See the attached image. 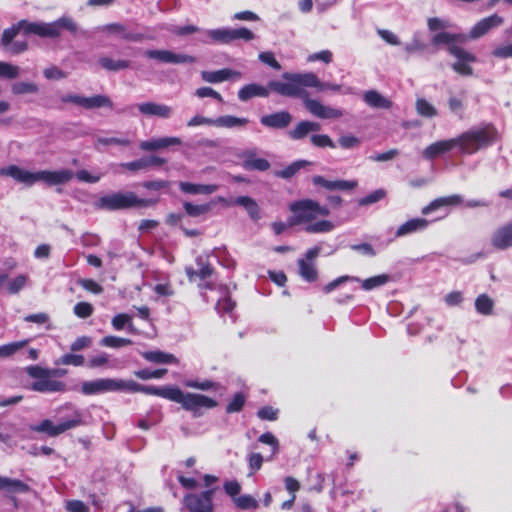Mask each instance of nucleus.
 <instances>
[{"mask_svg":"<svg viewBox=\"0 0 512 512\" xmlns=\"http://www.w3.org/2000/svg\"><path fill=\"white\" fill-rule=\"evenodd\" d=\"M282 79L268 82L269 93L272 91L281 96L302 99L305 108L320 119H336L343 116L342 110L325 106L318 100L309 98L305 87L318 84V77L314 73L285 72L282 74Z\"/></svg>","mask_w":512,"mask_h":512,"instance_id":"obj_1","label":"nucleus"},{"mask_svg":"<svg viewBox=\"0 0 512 512\" xmlns=\"http://www.w3.org/2000/svg\"><path fill=\"white\" fill-rule=\"evenodd\" d=\"M497 130L491 125L473 127L458 137L434 142L423 151V157L432 160L445 154L454 148H458L461 154H474L496 142Z\"/></svg>","mask_w":512,"mask_h":512,"instance_id":"obj_2","label":"nucleus"},{"mask_svg":"<svg viewBox=\"0 0 512 512\" xmlns=\"http://www.w3.org/2000/svg\"><path fill=\"white\" fill-rule=\"evenodd\" d=\"M25 35H37L42 38H58L62 31H68L71 35H77L80 31L78 24L70 16H62L52 22H29L20 20L16 25L3 31L1 42L3 46L11 44L19 31Z\"/></svg>","mask_w":512,"mask_h":512,"instance_id":"obj_3","label":"nucleus"},{"mask_svg":"<svg viewBox=\"0 0 512 512\" xmlns=\"http://www.w3.org/2000/svg\"><path fill=\"white\" fill-rule=\"evenodd\" d=\"M292 215L288 219L290 226L305 224V231L312 234L327 233L335 225L329 220L315 221L319 216H328L330 210L311 199H303L290 203Z\"/></svg>","mask_w":512,"mask_h":512,"instance_id":"obj_4","label":"nucleus"},{"mask_svg":"<svg viewBox=\"0 0 512 512\" xmlns=\"http://www.w3.org/2000/svg\"><path fill=\"white\" fill-rule=\"evenodd\" d=\"M1 177H10L18 183L26 186H32L35 183L43 182L49 186L59 185L69 182L74 173L68 169H61L57 171L41 170L32 172L23 169L17 165H9L0 168Z\"/></svg>","mask_w":512,"mask_h":512,"instance_id":"obj_5","label":"nucleus"},{"mask_svg":"<svg viewBox=\"0 0 512 512\" xmlns=\"http://www.w3.org/2000/svg\"><path fill=\"white\" fill-rule=\"evenodd\" d=\"M27 375L35 381L30 389L40 393L63 392L66 389L64 382L54 379L55 376H62L63 370L43 368L39 365H31L25 368Z\"/></svg>","mask_w":512,"mask_h":512,"instance_id":"obj_6","label":"nucleus"},{"mask_svg":"<svg viewBox=\"0 0 512 512\" xmlns=\"http://www.w3.org/2000/svg\"><path fill=\"white\" fill-rule=\"evenodd\" d=\"M156 203V200L142 199L133 192H117L100 197L94 206L100 210H120L131 207H149Z\"/></svg>","mask_w":512,"mask_h":512,"instance_id":"obj_7","label":"nucleus"},{"mask_svg":"<svg viewBox=\"0 0 512 512\" xmlns=\"http://www.w3.org/2000/svg\"><path fill=\"white\" fill-rule=\"evenodd\" d=\"M165 399L179 403L182 407L196 414L201 408H214L217 402L205 395L195 393H184L177 387H172L165 394Z\"/></svg>","mask_w":512,"mask_h":512,"instance_id":"obj_8","label":"nucleus"},{"mask_svg":"<svg viewBox=\"0 0 512 512\" xmlns=\"http://www.w3.org/2000/svg\"><path fill=\"white\" fill-rule=\"evenodd\" d=\"M82 423V413L79 410L74 409L71 417L58 424H54L51 420L45 419L39 424L31 426V430L39 433H45L50 437H56L70 429L80 426Z\"/></svg>","mask_w":512,"mask_h":512,"instance_id":"obj_9","label":"nucleus"},{"mask_svg":"<svg viewBox=\"0 0 512 512\" xmlns=\"http://www.w3.org/2000/svg\"><path fill=\"white\" fill-rule=\"evenodd\" d=\"M123 383V379L117 378H99L91 381H84L81 384V392L84 395L123 392Z\"/></svg>","mask_w":512,"mask_h":512,"instance_id":"obj_10","label":"nucleus"},{"mask_svg":"<svg viewBox=\"0 0 512 512\" xmlns=\"http://www.w3.org/2000/svg\"><path fill=\"white\" fill-rule=\"evenodd\" d=\"M448 52L457 59L452 64V68L456 73L463 76H471L473 74V68L470 64L476 61L475 55L458 45H450Z\"/></svg>","mask_w":512,"mask_h":512,"instance_id":"obj_11","label":"nucleus"},{"mask_svg":"<svg viewBox=\"0 0 512 512\" xmlns=\"http://www.w3.org/2000/svg\"><path fill=\"white\" fill-rule=\"evenodd\" d=\"M214 490H206L199 494H187L183 503L189 512H212L213 511Z\"/></svg>","mask_w":512,"mask_h":512,"instance_id":"obj_12","label":"nucleus"},{"mask_svg":"<svg viewBox=\"0 0 512 512\" xmlns=\"http://www.w3.org/2000/svg\"><path fill=\"white\" fill-rule=\"evenodd\" d=\"M145 56L167 64L194 63L195 57L182 53H174L170 50H146Z\"/></svg>","mask_w":512,"mask_h":512,"instance_id":"obj_13","label":"nucleus"},{"mask_svg":"<svg viewBox=\"0 0 512 512\" xmlns=\"http://www.w3.org/2000/svg\"><path fill=\"white\" fill-rule=\"evenodd\" d=\"M491 245L497 250H507L512 247V222L498 227L491 235Z\"/></svg>","mask_w":512,"mask_h":512,"instance_id":"obj_14","label":"nucleus"},{"mask_svg":"<svg viewBox=\"0 0 512 512\" xmlns=\"http://www.w3.org/2000/svg\"><path fill=\"white\" fill-rule=\"evenodd\" d=\"M139 112L148 117H159L168 119L173 114V108L162 103L153 101L143 102L137 105Z\"/></svg>","mask_w":512,"mask_h":512,"instance_id":"obj_15","label":"nucleus"},{"mask_svg":"<svg viewBox=\"0 0 512 512\" xmlns=\"http://www.w3.org/2000/svg\"><path fill=\"white\" fill-rule=\"evenodd\" d=\"M201 78L207 83H221L228 80H240L242 73L240 71L224 68L216 71H202Z\"/></svg>","mask_w":512,"mask_h":512,"instance_id":"obj_16","label":"nucleus"},{"mask_svg":"<svg viewBox=\"0 0 512 512\" xmlns=\"http://www.w3.org/2000/svg\"><path fill=\"white\" fill-rule=\"evenodd\" d=\"M292 121V115L288 111H278L260 118V123L272 129H284L289 126Z\"/></svg>","mask_w":512,"mask_h":512,"instance_id":"obj_17","label":"nucleus"},{"mask_svg":"<svg viewBox=\"0 0 512 512\" xmlns=\"http://www.w3.org/2000/svg\"><path fill=\"white\" fill-rule=\"evenodd\" d=\"M503 19L497 14L491 15L480 20L475 26L471 29L467 36L468 39H477L483 35H485L490 29L494 27H498L502 24Z\"/></svg>","mask_w":512,"mask_h":512,"instance_id":"obj_18","label":"nucleus"},{"mask_svg":"<svg viewBox=\"0 0 512 512\" xmlns=\"http://www.w3.org/2000/svg\"><path fill=\"white\" fill-rule=\"evenodd\" d=\"M240 157L242 166L246 170L266 171L270 168V163L264 158L257 157L254 150H246Z\"/></svg>","mask_w":512,"mask_h":512,"instance_id":"obj_19","label":"nucleus"},{"mask_svg":"<svg viewBox=\"0 0 512 512\" xmlns=\"http://www.w3.org/2000/svg\"><path fill=\"white\" fill-rule=\"evenodd\" d=\"M182 141L179 137H161L146 141H141L139 147L143 151H157L170 146H179Z\"/></svg>","mask_w":512,"mask_h":512,"instance_id":"obj_20","label":"nucleus"},{"mask_svg":"<svg viewBox=\"0 0 512 512\" xmlns=\"http://www.w3.org/2000/svg\"><path fill=\"white\" fill-rule=\"evenodd\" d=\"M429 223L430 222L425 218H412L397 228L395 237L401 238L413 233L424 231L429 226Z\"/></svg>","mask_w":512,"mask_h":512,"instance_id":"obj_21","label":"nucleus"},{"mask_svg":"<svg viewBox=\"0 0 512 512\" xmlns=\"http://www.w3.org/2000/svg\"><path fill=\"white\" fill-rule=\"evenodd\" d=\"M172 386H166L157 388L154 386L141 385L133 380H124L123 392H141L150 395H157L165 398V394L168 390H171Z\"/></svg>","mask_w":512,"mask_h":512,"instance_id":"obj_22","label":"nucleus"},{"mask_svg":"<svg viewBox=\"0 0 512 512\" xmlns=\"http://www.w3.org/2000/svg\"><path fill=\"white\" fill-rule=\"evenodd\" d=\"M254 97H269V88L268 84L266 86L257 84V83H250L245 86H243L238 91V98L239 100L246 102Z\"/></svg>","mask_w":512,"mask_h":512,"instance_id":"obj_23","label":"nucleus"},{"mask_svg":"<svg viewBox=\"0 0 512 512\" xmlns=\"http://www.w3.org/2000/svg\"><path fill=\"white\" fill-rule=\"evenodd\" d=\"M463 202L462 196L458 194H453L445 197H439L435 200H433L430 204L423 207L421 212L423 215H428L431 212L438 210L442 207L447 206H457L460 205Z\"/></svg>","mask_w":512,"mask_h":512,"instance_id":"obj_24","label":"nucleus"},{"mask_svg":"<svg viewBox=\"0 0 512 512\" xmlns=\"http://www.w3.org/2000/svg\"><path fill=\"white\" fill-rule=\"evenodd\" d=\"M467 41L466 34H453L449 32H438L431 38L433 45H457L458 43H465ZM449 47H447L448 49Z\"/></svg>","mask_w":512,"mask_h":512,"instance_id":"obj_25","label":"nucleus"},{"mask_svg":"<svg viewBox=\"0 0 512 512\" xmlns=\"http://www.w3.org/2000/svg\"><path fill=\"white\" fill-rule=\"evenodd\" d=\"M467 102L466 90H460L458 93L450 94L448 98L449 110L459 118L463 117Z\"/></svg>","mask_w":512,"mask_h":512,"instance_id":"obj_26","label":"nucleus"},{"mask_svg":"<svg viewBox=\"0 0 512 512\" xmlns=\"http://www.w3.org/2000/svg\"><path fill=\"white\" fill-rule=\"evenodd\" d=\"M248 118L233 115H223L213 120V126L219 128H244L249 123Z\"/></svg>","mask_w":512,"mask_h":512,"instance_id":"obj_27","label":"nucleus"},{"mask_svg":"<svg viewBox=\"0 0 512 512\" xmlns=\"http://www.w3.org/2000/svg\"><path fill=\"white\" fill-rule=\"evenodd\" d=\"M363 100L372 108L390 109L392 107V102L376 90L366 91L363 95Z\"/></svg>","mask_w":512,"mask_h":512,"instance_id":"obj_28","label":"nucleus"},{"mask_svg":"<svg viewBox=\"0 0 512 512\" xmlns=\"http://www.w3.org/2000/svg\"><path fill=\"white\" fill-rule=\"evenodd\" d=\"M179 188L183 193L186 194H204L209 195L218 190V185L216 184H195L190 182H180Z\"/></svg>","mask_w":512,"mask_h":512,"instance_id":"obj_29","label":"nucleus"},{"mask_svg":"<svg viewBox=\"0 0 512 512\" xmlns=\"http://www.w3.org/2000/svg\"><path fill=\"white\" fill-rule=\"evenodd\" d=\"M321 129V126L317 122L313 121H301L293 130L289 131V137L294 140H300L307 136L310 132H317Z\"/></svg>","mask_w":512,"mask_h":512,"instance_id":"obj_30","label":"nucleus"},{"mask_svg":"<svg viewBox=\"0 0 512 512\" xmlns=\"http://www.w3.org/2000/svg\"><path fill=\"white\" fill-rule=\"evenodd\" d=\"M30 339H22L19 341L9 342L6 344H3L0 346V359H7L11 358L17 353H19L20 350L25 348L29 343Z\"/></svg>","mask_w":512,"mask_h":512,"instance_id":"obj_31","label":"nucleus"},{"mask_svg":"<svg viewBox=\"0 0 512 512\" xmlns=\"http://www.w3.org/2000/svg\"><path fill=\"white\" fill-rule=\"evenodd\" d=\"M142 356L149 362L157 363V364H177V358L170 353H165L162 351H147L142 354Z\"/></svg>","mask_w":512,"mask_h":512,"instance_id":"obj_32","label":"nucleus"},{"mask_svg":"<svg viewBox=\"0 0 512 512\" xmlns=\"http://www.w3.org/2000/svg\"><path fill=\"white\" fill-rule=\"evenodd\" d=\"M0 490L24 493L29 490V486L21 480L0 476Z\"/></svg>","mask_w":512,"mask_h":512,"instance_id":"obj_33","label":"nucleus"},{"mask_svg":"<svg viewBox=\"0 0 512 512\" xmlns=\"http://www.w3.org/2000/svg\"><path fill=\"white\" fill-rule=\"evenodd\" d=\"M391 281V276L388 274L376 275L364 280L360 279L361 288L365 291H370L375 288L382 287Z\"/></svg>","mask_w":512,"mask_h":512,"instance_id":"obj_34","label":"nucleus"},{"mask_svg":"<svg viewBox=\"0 0 512 512\" xmlns=\"http://www.w3.org/2000/svg\"><path fill=\"white\" fill-rule=\"evenodd\" d=\"M113 104L109 97L105 95H94L91 97H85L83 100V108L85 109H95L101 107H109L112 108Z\"/></svg>","mask_w":512,"mask_h":512,"instance_id":"obj_35","label":"nucleus"},{"mask_svg":"<svg viewBox=\"0 0 512 512\" xmlns=\"http://www.w3.org/2000/svg\"><path fill=\"white\" fill-rule=\"evenodd\" d=\"M235 205L242 206L253 219L259 218V207L254 199L248 196H239L234 200Z\"/></svg>","mask_w":512,"mask_h":512,"instance_id":"obj_36","label":"nucleus"},{"mask_svg":"<svg viewBox=\"0 0 512 512\" xmlns=\"http://www.w3.org/2000/svg\"><path fill=\"white\" fill-rule=\"evenodd\" d=\"M97 31L117 35L124 39H132V35L127 32L126 27L121 23H111L99 26L97 27Z\"/></svg>","mask_w":512,"mask_h":512,"instance_id":"obj_37","label":"nucleus"},{"mask_svg":"<svg viewBox=\"0 0 512 512\" xmlns=\"http://www.w3.org/2000/svg\"><path fill=\"white\" fill-rule=\"evenodd\" d=\"M415 108L422 117L433 118L438 114L436 107L424 98H417Z\"/></svg>","mask_w":512,"mask_h":512,"instance_id":"obj_38","label":"nucleus"},{"mask_svg":"<svg viewBox=\"0 0 512 512\" xmlns=\"http://www.w3.org/2000/svg\"><path fill=\"white\" fill-rule=\"evenodd\" d=\"M475 308L479 314L491 315L494 308V301L487 294H481L475 300Z\"/></svg>","mask_w":512,"mask_h":512,"instance_id":"obj_39","label":"nucleus"},{"mask_svg":"<svg viewBox=\"0 0 512 512\" xmlns=\"http://www.w3.org/2000/svg\"><path fill=\"white\" fill-rule=\"evenodd\" d=\"M206 34L214 42H218V43L232 42V29H230V28L211 29V30H207Z\"/></svg>","mask_w":512,"mask_h":512,"instance_id":"obj_40","label":"nucleus"},{"mask_svg":"<svg viewBox=\"0 0 512 512\" xmlns=\"http://www.w3.org/2000/svg\"><path fill=\"white\" fill-rule=\"evenodd\" d=\"M298 266L299 274L304 280L313 282L317 279V270L313 263H309L304 259H299Z\"/></svg>","mask_w":512,"mask_h":512,"instance_id":"obj_41","label":"nucleus"},{"mask_svg":"<svg viewBox=\"0 0 512 512\" xmlns=\"http://www.w3.org/2000/svg\"><path fill=\"white\" fill-rule=\"evenodd\" d=\"M111 324L116 331L123 330L124 328H127L130 332L135 331L132 323V317L125 313L115 315L112 318Z\"/></svg>","mask_w":512,"mask_h":512,"instance_id":"obj_42","label":"nucleus"},{"mask_svg":"<svg viewBox=\"0 0 512 512\" xmlns=\"http://www.w3.org/2000/svg\"><path fill=\"white\" fill-rule=\"evenodd\" d=\"M101 67L108 71H119L129 67L130 62L127 60H114L109 57H101L98 60Z\"/></svg>","mask_w":512,"mask_h":512,"instance_id":"obj_43","label":"nucleus"},{"mask_svg":"<svg viewBox=\"0 0 512 512\" xmlns=\"http://www.w3.org/2000/svg\"><path fill=\"white\" fill-rule=\"evenodd\" d=\"M132 344V340L118 336H105L100 340V345L108 348H121Z\"/></svg>","mask_w":512,"mask_h":512,"instance_id":"obj_44","label":"nucleus"},{"mask_svg":"<svg viewBox=\"0 0 512 512\" xmlns=\"http://www.w3.org/2000/svg\"><path fill=\"white\" fill-rule=\"evenodd\" d=\"M28 282V277L26 275H17L11 280H7L6 288L9 294H17L20 290H22Z\"/></svg>","mask_w":512,"mask_h":512,"instance_id":"obj_45","label":"nucleus"},{"mask_svg":"<svg viewBox=\"0 0 512 512\" xmlns=\"http://www.w3.org/2000/svg\"><path fill=\"white\" fill-rule=\"evenodd\" d=\"M258 441L271 447V456L267 460L273 459V457L279 452V441L271 432H266L260 435Z\"/></svg>","mask_w":512,"mask_h":512,"instance_id":"obj_46","label":"nucleus"},{"mask_svg":"<svg viewBox=\"0 0 512 512\" xmlns=\"http://www.w3.org/2000/svg\"><path fill=\"white\" fill-rule=\"evenodd\" d=\"M307 164H309V162L306 160L295 161L289 166H287L285 169L277 172L276 175L284 179H289L293 177L301 168H303Z\"/></svg>","mask_w":512,"mask_h":512,"instance_id":"obj_47","label":"nucleus"},{"mask_svg":"<svg viewBox=\"0 0 512 512\" xmlns=\"http://www.w3.org/2000/svg\"><path fill=\"white\" fill-rule=\"evenodd\" d=\"M21 69L8 62L0 61V77L6 79H15L20 75Z\"/></svg>","mask_w":512,"mask_h":512,"instance_id":"obj_48","label":"nucleus"},{"mask_svg":"<svg viewBox=\"0 0 512 512\" xmlns=\"http://www.w3.org/2000/svg\"><path fill=\"white\" fill-rule=\"evenodd\" d=\"M185 386L193 389L203 390V391H209V390H217L219 387V384L211 381V380H188L185 382Z\"/></svg>","mask_w":512,"mask_h":512,"instance_id":"obj_49","label":"nucleus"},{"mask_svg":"<svg viewBox=\"0 0 512 512\" xmlns=\"http://www.w3.org/2000/svg\"><path fill=\"white\" fill-rule=\"evenodd\" d=\"M11 90L16 95L32 94L38 92V86L29 82H15Z\"/></svg>","mask_w":512,"mask_h":512,"instance_id":"obj_50","label":"nucleus"},{"mask_svg":"<svg viewBox=\"0 0 512 512\" xmlns=\"http://www.w3.org/2000/svg\"><path fill=\"white\" fill-rule=\"evenodd\" d=\"M57 364L61 365H71V366H83L85 364V358L82 355L68 353L64 354L59 358Z\"/></svg>","mask_w":512,"mask_h":512,"instance_id":"obj_51","label":"nucleus"},{"mask_svg":"<svg viewBox=\"0 0 512 512\" xmlns=\"http://www.w3.org/2000/svg\"><path fill=\"white\" fill-rule=\"evenodd\" d=\"M234 503L240 509L248 510L255 509L258 507L257 500L251 495H241L234 498Z\"/></svg>","mask_w":512,"mask_h":512,"instance_id":"obj_52","label":"nucleus"},{"mask_svg":"<svg viewBox=\"0 0 512 512\" xmlns=\"http://www.w3.org/2000/svg\"><path fill=\"white\" fill-rule=\"evenodd\" d=\"M357 181L355 180H335L329 181L327 185V190H352L357 186Z\"/></svg>","mask_w":512,"mask_h":512,"instance_id":"obj_53","label":"nucleus"},{"mask_svg":"<svg viewBox=\"0 0 512 512\" xmlns=\"http://www.w3.org/2000/svg\"><path fill=\"white\" fill-rule=\"evenodd\" d=\"M166 369H157V370H150V369H141L135 372V376L142 380H148V379H159L163 377L164 374H166Z\"/></svg>","mask_w":512,"mask_h":512,"instance_id":"obj_54","label":"nucleus"},{"mask_svg":"<svg viewBox=\"0 0 512 512\" xmlns=\"http://www.w3.org/2000/svg\"><path fill=\"white\" fill-rule=\"evenodd\" d=\"M386 196L384 189H377L359 200V205L367 206L382 200Z\"/></svg>","mask_w":512,"mask_h":512,"instance_id":"obj_55","label":"nucleus"},{"mask_svg":"<svg viewBox=\"0 0 512 512\" xmlns=\"http://www.w3.org/2000/svg\"><path fill=\"white\" fill-rule=\"evenodd\" d=\"M196 264L198 266V277L200 279H206L212 275L213 269L211 265L204 259L203 256L196 258Z\"/></svg>","mask_w":512,"mask_h":512,"instance_id":"obj_56","label":"nucleus"},{"mask_svg":"<svg viewBox=\"0 0 512 512\" xmlns=\"http://www.w3.org/2000/svg\"><path fill=\"white\" fill-rule=\"evenodd\" d=\"M130 140L126 138H117V137H98L96 139V147L99 145H120V146H128L130 145Z\"/></svg>","mask_w":512,"mask_h":512,"instance_id":"obj_57","label":"nucleus"},{"mask_svg":"<svg viewBox=\"0 0 512 512\" xmlns=\"http://www.w3.org/2000/svg\"><path fill=\"white\" fill-rule=\"evenodd\" d=\"M183 206L186 213L192 217H198L202 214H205L209 210L208 205H194L190 202H185Z\"/></svg>","mask_w":512,"mask_h":512,"instance_id":"obj_58","label":"nucleus"},{"mask_svg":"<svg viewBox=\"0 0 512 512\" xmlns=\"http://www.w3.org/2000/svg\"><path fill=\"white\" fill-rule=\"evenodd\" d=\"M73 310L77 317L88 318L93 313V306L88 302H78Z\"/></svg>","mask_w":512,"mask_h":512,"instance_id":"obj_59","label":"nucleus"},{"mask_svg":"<svg viewBox=\"0 0 512 512\" xmlns=\"http://www.w3.org/2000/svg\"><path fill=\"white\" fill-rule=\"evenodd\" d=\"M310 140H311V143L317 147L335 148V143L332 141V139L328 135H325V134L312 135Z\"/></svg>","mask_w":512,"mask_h":512,"instance_id":"obj_60","label":"nucleus"},{"mask_svg":"<svg viewBox=\"0 0 512 512\" xmlns=\"http://www.w3.org/2000/svg\"><path fill=\"white\" fill-rule=\"evenodd\" d=\"M195 95L199 98L211 97L221 103L223 102V97L221 96V94L211 87H200L195 90Z\"/></svg>","mask_w":512,"mask_h":512,"instance_id":"obj_61","label":"nucleus"},{"mask_svg":"<svg viewBox=\"0 0 512 512\" xmlns=\"http://www.w3.org/2000/svg\"><path fill=\"white\" fill-rule=\"evenodd\" d=\"M108 364H109V355L106 353H102L100 355L91 357L87 362V366L91 369L105 367V366H108Z\"/></svg>","mask_w":512,"mask_h":512,"instance_id":"obj_62","label":"nucleus"},{"mask_svg":"<svg viewBox=\"0 0 512 512\" xmlns=\"http://www.w3.org/2000/svg\"><path fill=\"white\" fill-rule=\"evenodd\" d=\"M245 403V398L243 394L237 393L234 395L232 400L228 403L226 407V411L228 413L238 412L242 409Z\"/></svg>","mask_w":512,"mask_h":512,"instance_id":"obj_63","label":"nucleus"},{"mask_svg":"<svg viewBox=\"0 0 512 512\" xmlns=\"http://www.w3.org/2000/svg\"><path fill=\"white\" fill-rule=\"evenodd\" d=\"M235 307V302L228 296H225L218 300L216 304L217 311L222 313H231Z\"/></svg>","mask_w":512,"mask_h":512,"instance_id":"obj_64","label":"nucleus"}]
</instances>
